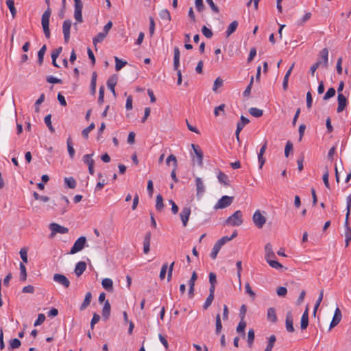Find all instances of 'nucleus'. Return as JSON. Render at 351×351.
Segmentation results:
<instances>
[{
	"instance_id": "obj_1",
	"label": "nucleus",
	"mask_w": 351,
	"mask_h": 351,
	"mask_svg": "<svg viewBox=\"0 0 351 351\" xmlns=\"http://www.w3.org/2000/svg\"><path fill=\"white\" fill-rule=\"evenodd\" d=\"M49 0H45L46 4L48 5L47 9L44 12L41 18V24L43 29L45 36L47 38H50V30H49V19L51 14V10L49 5Z\"/></svg>"
},
{
	"instance_id": "obj_2",
	"label": "nucleus",
	"mask_w": 351,
	"mask_h": 351,
	"mask_svg": "<svg viewBox=\"0 0 351 351\" xmlns=\"http://www.w3.org/2000/svg\"><path fill=\"white\" fill-rule=\"evenodd\" d=\"M243 221L242 212L237 210L226 220L225 223L231 226H239Z\"/></svg>"
},
{
	"instance_id": "obj_3",
	"label": "nucleus",
	"mask_w": 351,
	"mask_h": 351,
	"mask_svg": "<svg viewBox=\"0 0 351 351\" xmlns=\"http://www.w3.org/2000/svg\"><path fill=\"white\" fill-rule=\"evenodd\" d=\"M265 212L256 210L252 216V221L256 227L262 228L266 223Z\"/></svg>"
},
{
	"instance_id": "obj_4",
	"label": "nucleus",
	"mask_w": 351,
	"mask_h": 351,
	"mask_svg": "<svg viewBox=\"0 0 351 351\" xmlns=\"http://www.w3.org/2000/svg\"><path fill=\"white\" fill-rule=\"evenodd\" d=\"M234 197L223 195L222 196L215 205L214 208L215 210L225 208L232 203Z\"/></svg>"
},
{
	"instance_id": "obj_5",
	"label": "nucleus",
	"mask_w": 351,
	"mask_h": 351,
	"mask_svg": "<svg viewBox=\"0 0 351 351\" xmlns=\"http://www.w3.org/2000/svg\"><path fill=\"white\" fill-rule=\"evenodd\" d=\"M86 239L84 237L78 238L74 243L73 247L71 249L70 254H74L81 251L85 246Z\"/></svg>"
},
{
	"instance_id": "obj_6",
	"label": "nucleus",
	"mask_w": 351,
	"mask_h": 351,
	"mask_svg": "<svg viewBox=\"0 0 351 351\" xmlns=\"http://www.w3.org/2000/svg\"><path fill=\"white\" fill-rule=\"evenodd\" d=\"M49 228L51 231V237H53L56 234H66L69 229L66 227L62 226L56 223H52L49 225Z\"/></svg>"
},
{
	"instance_id": "obj_7",
	"label": "nucleus",
	"mask_w": 351,
	"mask_h": 351,
	"mask_svg": "<svg viewBox=\"0 0 351 351\" xmlns=\"http://www.w3.org/2000/svg\"><path fill=\"white\" fill-rule=\"evenodd\" d=\"M53 279L56 282L63 286L64 288H68L70 286L69 280L63 274H55Z\"/></svg>"
},
{
	"instance_id": "obj_8",
	"label": "nucleus",
	"mask_w": 351,
	"mask_h": 351,
	"mask_svg": "<svg viewBox=\"0 0 351 351\" xmlns=\"http://www.w3.org/2000/svg\"><path fill=\"white\" fill-rule=\"evenodd\" d=\"M82 8L83 3L82 1H77L75 3V11H74V18L78 23H82L83 21L82 19Z\"/></svg>"
},
{
	"instance_id": "obj_9",
	"label": "nucleus",
	"mask_w": 351,
	"mask_h": 351,
	"mask_svg": "<svg viewBox=\"0 0 351 351\" xmlns=\"http://www.w3.org/2000/svg\"><path fill=\"white\" fill-rule=\"evenodd\" d=\"M71 27V21L69 19L65 20L62 25V32L64 34V39L65 43H68L70 38V29Z\"/></svg>"
},
{
	"instance_id": "obj_10",
	"label": "nucleus",
	"mask_w": 351,
	"mask_h": 351,
	"mask_svg": "<svg viewBox=\"0 0 351 351\" xmlns=\"http://www.w3.org/2000/svg\"><path fill=\"white\" fill-rule=\"evenodd\" d=\"M191 215V208L188 206L184 207L180 213V217L181 218L182 225L184 227H186L187 226V223Z\"/></svg>"
},
{
	"instance_id": "obj_11",
	"label": "nucleus",
	"mask_w": 351,
	"mask_h": 351,
	"mask_svg": "<svg viewBox=\"0 0 351 351\" xmlns=\"http://www.w3.org/2000/svg\"><path fill=\"white\" fill-rule=\"evenodd\" d=\"M338 106L337 108V112H342L347 106L348 101L342 93H339L337 96Z\"/></svg>"
},
{
	"instance_id": "obj_12",
	"label": "nucleus",
	"mask_w": 351,
	"mask_h": 351,
	"mask_svg": "<svg viewBox=\"0 0 351 351\" xmlns=\"http://www.w3.org/2000/svg\"><path fill=\"white\" fill-rule=\"evenodd\" d=\"M342 315L341 311L339 308H337L335 311V313L332 317V319L330 324L329 330L332 329L335 326H336L341 320Z\"/></svg>"
},
{
	"instance_id": "obj_13",
	"label": "nucleus",
	"mask_w": 351,
	"mask_h": 351,
	"mask_svg": "<svg viewBox=\"0 0 351 351\" xmlns=\"http://www.w3.org/2000/svg\"><path fill=\"white\" fill-rule=\"evenodd\" d=\"M276 257L275 253L273 251L272 245L268 243L265 246V258L267 262L274 259Z\"/></svg>"
},
{
	"instance_id": "obj_14",
	"label": "nucleus",
	"mask_w": 351,
	"mask_h": 351,
	"mask_svg": "<svg viewBox=\"0 0 351 351\" xmlns=\"http://www.w3.org/2000/svg\"><path fill=\"white\" fill-rule=\"evenodd\" d=\"M285 324L286 329L288 332H293L294 331L293 315L291 311H288L286 314Z\"/></svg>"
},
{
	"instance_id": "obj_15",
	"label": "nucleus",
	"mask_w": 351,
	"mask_h": 351,
	"mask_svg": "<svg viewBox=\"0 0 351 351\" xmlns=\"http://www.w3.org/2000/svg\"><path fill=\"white\" fill-rule=\"evenodd\" d=\"M152 234L150 232H147L143 239V252L147 254L150 250Z\"/></svg>"
},
{
	"instance_id": "obj_16",
	"label": "nucleus",
	"mask_w": 351,
	"mask_h": 351,
	"mask_svg": "<svg viewBox=\"0 0 351 351\" xmlns=\"http://www.w3.org/2000/svg\"><path fill=\"white\" fill-rule=\"evenodd\" d=\"M319 56L321 60L319 61L322 62V66L326 68L328 66V51L327 48H324L319 53Z\"/></svg>"
},
{
	"instance_id": "obj_17",
	"label": "nucleus",
	"mask_w": 351,
	"mask_h": 351,
	"mask_svg": "<svg viewBox=\"0 0 351 351\" xmlns=\"http://www.w3.org/2000/svg\"><path fill=\"white\" fill-rule=\"evenodd\" d=\"M191 147L196 155L197 159V163L199 166H202L203 164V153L199 146L194 144L191 145Z\"/></svg>"
},
{
	"instance_id": "obj_18",
	"label": "nucleus",
	"mask_w": 351,
	"mask_h": 351,
	"mask_svg": "<svg viewBox=\"0 0 351 351\" xmlns=\"http://www.w3.org/2000/svg\"><path fill=\"white\" fill-rule=\"evenodd\" d=\"M195 185H196V191H197V195L201 196L204 194L205 192V186L204 185V183L200 178H195Z\"/></svg>"
},
{
	"instance_id": "obj_19",
	"label": "nucleus",
	"mask_w": 351,
	"mask_h": 351,
	"mask_svg": "<svg viewBox=\"0 0 351 351\" xmlns=\"http://www.w3.org/2000/svg\"><path fill=\"white\" fill-rule=\"evenodd\" d=\"M86 264L84 261H80L78 262L75 268V274L77 276H80L86 270Z\"/></svg>"
},
{
	"instance_id": "obj_20",
	"label": "nucleus",
	"mask_w": 351,
	"mask_h": 351,
	"mask_svg": "<svg viewBox=\"0 0 351 351\" xmlns=\"http://www.w3.org/2000/svg\"><path fill=\"white\" fill-rule=\"evenodd\" d=\"M174 56H173V69L175 71H178V70H180L179 65H180V50L178 47H174Z\"/></svg>"
},
{
	"instance_id": "obj_21",
	"label": "nucleus",
	"mask_w": 351,
	"mask_h": 351,
	"mask_svg": "<svg viewBox=\"0 0 351 351\" xmlns=\"http://www.w3.org/2000/svg\"><path fill=\"white\" fill-rule=\"evenodd\" d=\"M110 304L108 300L105 301L104 305L102 309V317L104 319H108L110 315Z\"/></svg>"
},
{
	"instance_id": "obj_22",
	"label": "nucleus",
	"mask_w": 351,
	"mask_h": 351,
	"mask_svg": "<svg viewBox=\"0 0 351 351\" xmlns=\"http://www.w3.org/2000/svg\"><path fill=\"white\" fill-rule=\"evenodd\" d=\"M101 285L107 291L112 292L113 291V281L110 278H104L101 281Z\"/></svg>"
},
{
	"instance_id": "obj_23",
	"label": "nucleus",
	"mask_w": 351,
	"mask_h": 351,
	"mask_svg": "<svg viewBox=\"0 0 351 351\" xmlns=\"http://www.w3.org/2000/svg\"><path fill=\"white\" fill-rule=\"evenodd\" d=\"M308 325V308L306 309V311L304 312L302 318H301V323H300V327L302 330H305Z\"/></svg>"
},
{
	"instance_id": "obj_24",
	"label": "nucleus",
	"mask_w": 351,
	"mask_h": 351,
	"mask_svg": "<svg viewBox=\"0 0 351 351\" xmlns=\"http://www.w3.org/2000/svg\"><path fill=\"white\" fill-rule=\"evenodd\" d=\"M267 318L269 322L272 323L276 322L277 316L274 308L271 307L267 309Z\"/></svg>"
},
{
	"instance_id": "obj_25",
	"label": "nucleus",
	"mask_w": 351,
	"mask_h": 351,
	"mask_svg": "<svg viewBox=\"0 0 351 351\" xmlns=\"http://www.w3.org/2000/svg\"><path fill=\"white\" fill-rule=\"evenodd\" d=\"M91 298H92L91 293L87 292L85 295V298L80 307V311L85 310L87 308V306H89V304L91 302Z\"/></svg>"
},
{
	"instance_id": "obj_26",
	"label": "nucleus",
	"mask_w": 351,
	"mask_h": 351,
	"mask_svg": "<svg viewBox=\"0 0 351 351\" xmlns=\"http://www.w3.org/2000/svg\"><path fill=\"white\" fill-rule=\"evenodd\" d=\"M217 178L219 182L223 184L224 186H228L230 185L228 176L222 171L219 172Z\"/></svg>"
},
{
	"instance_id": "obj_27",
	"label": "nucleus",
	"mask_w": 351,
	"mask_h": 351,
	"mask_svg": "<svg viewBox=\"0 0 351 351\" xmlns=\"http://www.w3.org/2000/svg\"><path fill=\"white\" fill-rule=\"evenodd\" d=\"M238 25V22L237 21H234L228 25L226 32L227 37L230 36L232 33H234L236 31Z\"/></svg>"
},
{
	"instance_id": "obj_28",
	"label": "nucleus",
	"mask_w": 351,
	"mask_h": 351,
	"mask_svg": "<svg viewBox=\"0 0 351 351\" xmlns=\"http://www.w3.org/2000/svg\"><path fill=\"white\" fill-rule=\"evenodd\" d=\"M93 156L94 153L90 154H85L82 158L84 163L87 165L88 166L94 165L95 161L93 159Z\"/></svg>"
},
{
	"instance_id": "obj_29",
	"label": "nucleus",
	"mask_w": 351,
	"mask_h": 351,
	"mask_svg": "<svg viewBox=\"0 0 351 351\" xmlns=\"http://www.w3.org/2000/svg\"><path fill=\"white\" fill-rule=\"evenodd\" d=\"M21 345V342L18 339H13L10 341L8 349L10 350L19 348Z\"/></svg>"
},
{
	"instance_id": "obj_30",
	"label": "nucleus",
	"mask_w": 351,
	"mask_h": 351,
	"mask_svg": "<svg viewBox=\"0 0 351 351\" xmlns=\"http://www.w3.org/2000/svg\"><path fill=\"white\" fill-rule=\"evenodd\" d=\"M163 208H164V204H163L162 196L161 195L158 194L156 196V208L158 211H161V210H162Z\"/></svg>"
},
{
	"instance_id": "obj_31",
	"label": "nucleus",
	"mask_w": 351,
	"mask_h": 351,
	"mask_svg": "<svg viewBox=\"0 0 351 351\" xmlns=\"http://www.w3.org/2000/svg\"><path fill=\"white\" fill-rule=\"evenodd\" d=\"M47 50V47L44 45L38 52V62L41 65L43 62L44 56Z\"/></svg>"
},
{
	"instance_id": "obj_32",
	"label": "nucleus",
	"mask_w": 351,
	"mask_h": 351,
	"mask_svg": "<svg viewBox=\"0 0 351 351\" xmlns=\"http://www.w3.org/2000/svg\"><path fill=\"white\" fill-rule=\"evenodd\" d=\"M67 149L69 156L73 158L75 155V149L73 146V143L71 137H69L66 141Z\"/></svg>"
},
{
	"instance_id": "obj_33",
	"label": "nucleus",
	"mask_w": 351,
	"mask_h": 351,
	"mask_svg": "<svg viewBox=\"0 0 351 351\" xmlns=\"http://www.w3.org/2000/svg\"><path fill=\"white\" fill-rule=\"evenodd\" d=\"M250 122L249 119L245 118L244 116L241 117V122L237 123V132H241L244 126Z\"/></svg>"
},
{
	"instance_id": "obj_34",
	"label": "nucleus",
	"mask_w": 351,
	"mask_h": 351,
	"mask_svg": "<svg viewBox=\"0 0 351 351\" xmlns=\"http://www.w3.org/2000/svg\"><path fill=\"white\" fill-rule=\"evenodd\" d=\"M276 341V336L274 335H271L269 337L268 343L266 346L265 351H271L272 348L274 346V343H275Z\"/></svg>"
},
{
	"instance_id": "obj_35",
	"label": "nucleus",
	"mask_w": 351,
	"mask_h": 351,
	"mask_svg": "<svg viewBox=\"0 0 351 351\" xmlns=\"http://www.w3.org/2000/svg\"><path fill=\"white\" fill-rule=\"evenodd\" d=\"M6 5L10 11L12 17L14 18L16 14V10L14 7V0H7Z\"/></svg>"
},
{
	"instance_id": "obj_36",
	"label": "nucleus",
	"mask_w": 351,
	"mask_h": 351,
	"mask_svg": "<svg viewBox=\"0 0 351 351\" xmlns=\"http://www.w3.org/2000/svg\"><path fill=\"white\" fill-rule=\"evenodd\" d=\"M225 108H226L225 104H221L219 106L215 107V110H214L215 117H219L220 114L224 115L225 114Z\"/></svg>"
},
{
	"instance_id": "obj_37",
	"label": "nucleus",
	"mask_w": 351,
	"mask_h": 351,
	"mask_svg": "<svg viewBox=\"0 0 351 351\" xmlns=\"http://www.w3.org/2000/svg\"><path fill=\"white\" fill-rule=\"evenodd\" d=\"M246 327V323L243 319H241L237 327V332L241 333L243 337H245V328Z\"/></svg>"
},
{
	"instance_id": "obj_38",
	"label": "nucleus",
	"mask_w": 351,
	"mask_h": 351,
	"mask_svg": "<svg viewBox=\"0 0 351 351\" xmlns=\"http://www.w3.org/2000/svg\"><path fill=\"white\" fill-rule=\"evenodd\" d=\"M249 112L250 113V114L254 117H261L263 114V111L261 109H258L257 108H250L249 110Z\"/></svg>"
},
{
	"instance_id": "obj_39",
	"label": "nucleus",
	"mask_w": 351,
	"mask_h": 351,
	"mask_svg": "<svg viewBox=\"0 0 351 351\" xmlns=\"http://www.w3.org/2000/svg\"><path fill=\"white\" fill-rule=\"evenodd\" d=\"M114 60H115V63H116V64H115L116 71L121 70L124 66H125L127 64L126 61H123V60H120L117 56L114 57Z\"/></svg>"
},
{
	"instance_id": "obj_40",
	"label": "nucleus",
	"mask_w": 351,
	"mask_h": 351,
	"mask_svg": "<svg viewBox=\"0 0 351 351\" xmlns=\"http://www.w3.org/2000/svg\"><path fill=\"white\" fill-rule=\"evenodd\" d=\"M117 81L114 78H110L107 82V86L108 88L111 90V92L113 93V95L115 96L116 93L114 90V87L116 86Z\"/></svg>"
},
{
	"instance_id": "obj_41",
	"label": "nucleus",
	"mask_w": 351,
	"mask_h": 351,
	"mask_svg": "<svg viewBox=\"0 0 351 351\" xmlns=\"http://www.w3.org/2000/svg\"><path fill=\"white\" fill-rule=\"evenodd\" d=\"M64 182L70 189H75L76 186V181L73 177L65 178Z\"/></svg>"
},
{
	"instance_id": "obj_42",
	"label": "nucleus",
	"mask_w": 351,
	"mask_h": 351,
	"mask_svg": "<svg viewBox=\"0 0 351 351\" xmlns=\"http://www.w3.org/2000/svg\"><path fill=\"white\" fill-rule=\"evenodd\" d=\"M267 263L269 264V265L270 267H271L272 268H274L276 269H278V270L282 269L284 267L281 263H280L279 262H278L274 259H272Z\"/></svg>"
},
{
	"instance_id": "obj_43",
	"label": "nucleus",
	"mask_w": 351,
	"mask_h": 351,
	"mask_svg": "<svg viewBox=\"0 0 351 351\" xmlns=\"http://www.w3.org/2000/svg\"><path fill=\"white\" fill-rule=\"evenodd\" d=\"M95 123H91L89 126H88L87 128H84L82 132V136L85 138H88V134L90 133V131H92L94 128H95Z\"/></svg>"
},
{
	"instance_id": "obj_44",
	"label": "nucleus",
	"mask_w": 351,
	"mask_h": 351,
	"mask_svg": "<svg viewBox=\"0 0 351 351\" xmlns=\"http://www.w3.org/2000/svg\"><path fill=\"white\" fill-rule=\"evenodd\" d=\"M107 34L104 32L99 33L94 38H93V44L95 45H97V43H101L106 38Z\"/></svg>"
},
{
	"instance_id": "obj_45",
	"label": "nucleus",
	"mask_w": 351,
	"mask_h": 351,
	"mask_svg": "<svg viewBox=\"0 0 351 351\" xmlns=\"http://www.w3.org/2000/svg\"><path fill=\"white\" fill-rule=\"evenodd\" d=\"M254 340V330L251 328L248 330L247 332V343L248 346L251 347L253 344Z\"/></svg>"
},
{
	"instance_id": "obj_46",
	"label": "nucleus",
	"mask_w": 351,
	"mask_h": 351,
	"mask_svg": "<svg viewBox=\"0 0 351 351\" xmlns=\"http://www.w3.org/2000/svg\"><path fill=\"white\" fill-rule=\"evenodd\" d=\"M20 278L23 281H25L27 278L26 268L22 263H20Z\"/></svg>"
},
{
	"instance_id": "obj_47",
	"label": "nucleus",
	"mask_w": 351,
	"mask_h": 351,
	"mask_svg": "<svg viewBox=\"0 0 351 351\" xmlns=\"http://www.w3.org/2000/svg\"><path fill=\"white\" fill-rule=\"evenodd\" d=\"M222 330V324L221 321L220 315L217 314L216 315V329L215 332L217 334H219Z\"/></svg>"
},
{
	"instance_id": "obj_48",
	"label": "nucleus",
	"mask_w": 351,
	"mask_h": 351,
	"mask_svg": "<svg viewBox=\"0 0 351 351\" xmlns=\"http://www.w3.org/2000/svg\"><path fill=\"white\" fill-rule=\"evenodd\" d=\"M328 178H329V172H328V167H325V172L323 175V177H322V179H323V182L324 183V185L326 188L328 189H330V184H329V182H328Z\"/></svg>"
},
{
	"instance_id": "obj_49",
	"label": "nucleus",
	"mask_w": 351,
	"mask_h": 351,
	"mask_svg": "<svg viewBox=\"0 0 351 351\" xmlns=\"http://www.w3.org/2000/svg\"><path fill=\"white\" fill-rule=\"evenodd\" d=\"M236 266L237 268V277H238L239 282V287H241V271H242V262L241 261H238L236 263Z\"/></svg>"
},
{
	"instance_id": "obj_50",
	"label": "nucleus",
	"mask_w": 351,
	"mask_h": 351,
	"mask_svg": "<svg viewBox=\"0 0 351 351\" xmlns=\"http://www.w3.org/2000/svg\"><path fill=\"white\" fill-rule=\"evenodd\" d=\"M160 16L162 19L167 21H169L171 20L170 13L167 9L160 11Z\"/></svg>"
},
{
	"instance_id": "obj_51",
	"label": "nucleus",
	"mask_w": 351,
	"mask_h": 351,
	"mask_svg": "<svg viewBox=\"0 0 351 351\" xmlns=\"http://www.w3.org/2000/svg\"><path fill=\"white\" fill-rule=\"evenodd\" d=\"M335 95V89L334 88H330L324 95L323 99L328 100L330 98L334 97Z\"/></svg>"
},
{
	"instance_id": "obj_52",
	"label": "nucleus",
	"mask_w": 351,
	"mask_h": 351,
	"mask_svg": "<svg viewBox=\"0 0 351 351\" xmlns=\"http://www.w3.org/2000/svg\"><path fill=\"white\" fill-rule=\"evenodd\" d=\"M45 94H41L39 97V98L35 102V111L36 112H38L40 109H39V106L45 100Z\"/></svg>"
},
{
	"instance_id": "obj_53",
	"label": "nucleus",
	"mask_w": 351,
	"mask_h": 351,
	"mask_svg": "<svg viewBox=\"0 0 351 351\" xmlns=\"http://www.w3.org/2000/svg\"><path fill=\"white\" fill-rule=\"evenodd\" d=\"M223 85V80L221 77H218L214 82L213 90L214 92H217L218 88L222 86Z\"/></svg>"
},
{
	"instance_id": "obj_54",
	"label": "nucleus",
	"mask_w": 351,
	"mask_h": 351,
	"mask_svg": "<svg viewBox=\"0 0 351 351\" xmlns=\"http://www.w3.org/2000/svg\"><path fill=\"white\" fill-rule=\"evenodd\" d=\"M221 247L220 246H219L216 243L213 246V250H212V252L210 253V257L213 258V259H215Z\"/></svg>"
},
{
	"instance_id": "obj_55",
	"label": "nucleus",
	"mask_w": 351,
	"mask_h": 351,
	"mask_svg": "<svg viewBox=\"0 0 351 351\" xmlns=\"http://www.w3.org/2000/svg\"><path fill=\"white\" fill-rule=\"evenodd\" d=\"M171 162H173L174 167L177 168V167H178L177 159H176V157L173 154L169 155L166 160V163L168 165H169V163Z\"/></svg>"
},
{
	"instance_id": "obj_56",
	"label": "nucleus",
	"mask_w": 351,
	"mask_h": 351,
	"mask_svg": "<svg viewBox=\"0 0 351 351\" xmlns=\"http://www.w3.org/2000/svg\"><path fill=\"white\" fill-rule=\"evenodd\" d=\"M202 32L204 35V36H206L208 38H210L213 35L211 29H208L206 26H203L202 29Z\"/></svg>"
},
{
	"instance_id": "obj_57",
	"label": "nucleus",
	"mask_w": 351,
	"mask_h": 351,
	"mask_svg": "<svg viewBox=\"0 0 351 351\" xmlns=\"http://www.w3.org/2000/svg\"><path fill=\"white\" fill-rule=\"evenodd\" d=\"M253 82H254V77H252L251 80H250V84H248V86L246 87L245 90L243 92V95L245 97H248L250 95V92H251V89H252V87Z\"/></svg>"
},
{
	"instance_id": "obj_58",
	"label": "nucleus",
	"mask_w": 351,
	"mask_h": 351,
	"mask_svg": "<svg viewBox=\"0 0 351 351\" xmlns=\"http://www.w3.org/2000/svg\"><path fill=\"white\" fill-rule=\"evenodd\" d=\"M213 300H214V295H208V296L207 297V298L204 304L203 308L204 309H207L211 305Z\"/></svg>"
},
{
	"instance_id": "obj_59",
	"label": "nucleus",
	"mask_w": 351,
	"mask_h": 351,
	"mask_svg": "<svg viewBox=\"0 0 351 351\" xmlns=\"http://www.w3.org/2000/svg\"><path fill=\"white\" fill-rule=\"evenodd\" d=\"M33 195H34V199H36V200H40V201H43L44 202H48L49 200V197L43 196V195H40L36 192H34Z\"/></svg>"
},
{
	"instance_id": "obj_60",
	"label": "nucleus",
	"mask_w": 351,
	"mask_h": 351,
	"mask_svg": "<svg viewBox=\"0 0 351 351\" xmlns=\"http://www.w3.org/2000/svg\"><path fill=\"white\" fill-rule=\"evenodd\" d=\"M167 268H168L167 263H165V264L162 265V266L161 267V269H160V276H159L160 280L165 279V276H166V273H167Z\"/></svg>"
},
{
	"instance_id": "obj_61",
	"label": "nucleus",
	"mask_w": 351,
	"mask_h": 351,
	"mask_svg": "<svg viewBox=\"0 0 351 351\" xmlns=\"http://www.w3.org/2000/svg\"><path fill=\"white\" fill-rule=\"evenodd\" d=\"M99 319L100 316L96 313H93V316L90 322V328L92 330L94 328L95 324H96L99 321Z\"/></svg>"
},
{
	"instance_id": "obj_62",
	"label": "nucleus",
	"mask_w": 351,
	"mask_h": 351,
	"mask_svg": "<svg viewBox=\"0 0 351 351\" xmlns=\"http://www.w3.org/2000/svg\"><path fill=\"white\" fill-rule=\"evenodd\" d=\"M47 82L51 84H62V81L61 79L54 77L53 76H48L47 77Z\"/></svg>"
},
{
	"instance_id": "obj_63",
	"label": "nucleus",
	"mask_w": 351,
	"mask_h": 351,
	"mask_svg": "<svg viewBox=\"0 0 351 351\" xmlns=\"http://www.w3.org/2000/svg\"><path fill=\"white\" fill-rule=\"evenodd\" d=\"M45 315H44V314L40 313V314H39V315H38V318H37V319L35 321V322H34V325L35 326H39V325L42 324L45 322Z\"/></svg>"
},
{
	"instance_id": "obj_64",
	"label": "nucleus",
	"mask_w": 351,
	"mask_h": 351,
	"mask_svg": "<svg viewBox=\"0 0 351 351\" xmlns=\"http://www.w3.org/2000/svg\"><path fill=\"white\" fill-rule=\"evenodd\" d=\"M345 237H346V239H345L346 247H348L351 241V230H350V228L346 229V232L345 233Z\"/></svg>"
}]
</instances>
